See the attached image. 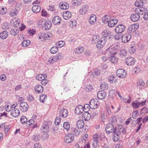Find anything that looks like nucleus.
<instances>
[{
  "label": "nucleus",
  "mask_w": 148,
  "mask_h": 148,
  "mask_svg": "<svg viewBox=\"0 0 148 148\" xmlns=\"http://www.w3.org/2000/svg\"><path fill=\"white\" fill-rule=\"evenodd\" d=\"M8 36V32L4 31L0 33V38L2 39H5L7 38Z\"/></svg>",
  "instance_id": "nucleus-27"
},
{
  "label": "nucleus",
  "mask_w": 148,
  "mask_h": 148,
  "mask_svg": "<svg viewBox=\"0 0 148 148\" xmlns=\"http://www.w3.org/2000/svg\"><path fill=\"white\" fill-rule=\"evenodd\" d=\"M68 110L64 108L61 109L59 112L60 116L63 118L66 117L68 115Z\"/></svg>",
  "instance_id": "nucleus-16"
},
{
  "label": "nucleus",
  "mask_w": 148,
  "mask_h": 148,
  "mask_svg": "<svg viewBox=\"0 0 148 148\" xmlns=\"http://www.w3.org/2000/svg\"><path fill=\"white\" fill-rule=\"evenodd\" d=\"M102 34L104 36L102 37L106 38V40L108 38H110V34L108 31H104L103 32Z\"/></svg>",
  "instance_id": "nucleus-45"
},
{
  "label": "nucleus",
  "mask_w": 148,
  "mask_h": 148,
  "mask_svg": "<svg viewBox=\"0 0 148 148\" xmlns=\"http://www.w3.org/2000/svg\"><path fill=\"white\" fill-rule=\"evenodd\" d=\"M44 24L45 29L46 30H48L51 26V22L48 19L46 21H45Z\"/></svg>",
  "instance_id": "nucleus-26"
},
{
  "label": "nucleus",
  "mask_w": 148,
  "mask_h": 148,
  "mask_svg": "<svg viewBox=\"0 0 148 148\" xmlns=\"http://www.w3.org/2000/svg\"><path fill=\"white\" fill-rule=\"evenodd\" d=\"M30 41L29 40L23 41L21 43V45L25 47H27L30 44Z\"/></svg>",
  "instance_id": "nucleus-44"
},
{
  "label": "nucleus",
  "mask_w": 148,
  "mask_h": 148,
  "mask_svg": "<svg viewBox=\"0 0 148 148\" xmlns=\"http://www.w3.org/2000/svg\"><path fill=\"white\" fill-rule=\"evenodd\" d=\"M118 21V20L114 18L112 19H111L108 23V25L110 27H114L117 23Z\"/></svg>",
  "instance_id": "nucleus-20"
},
{
  "label": "nucleus",
  "mask_w": 148,
  "mask_h": 148,
  "mask_svg": "<svg viewBox=\"0 0 148 148\" xmlns=\"http://www.w3.org/2000/svg\"><path fill=\"white\" fill-rule=\"evenodd\" d=\"M125 61L126 64L129 66L133 65L135 62V59L131 57L127 58L125 59Z\"/></svg>",
  "instance_id": "nucleus-8"
},
{
  "label": "nucleus",
  "mask_w": 148,
  "mask_h": 148,
  "mask_svg": "<svg viewBox=\"0 0 148 148\" xmlns=\"http://www.w3.org/2000/svg\"><path fill=\"white\" fill-rule=\"evenodd\" d=\"M63 127L66 131L69 130L70 128V124L68 122H64L63 124Z\"/></svg>",
  "instance_id": "nucleus-42"
},
{
  "label": "nucleus",
  "mask_w": 148,
  "mask_h": 148,
  "mask_svg": "<svg viewBox=\"0 0 148 148\" xmlns=\"http://www.w3.org/2000/svg\"><path fill=\"white\" fill-rule=\"evenodd\" d=\"M69 26L72 28L75 27L77 24V22L75 20H73L69 22Z\"/></svg>",
  "instance_id": "nucleus-46"
},
{
  "label": "nucleus",
  "mask_w": 148,
  "mask_h": 148,
  "mask_svg": "<svg viewBox=\"0 0 148 148\" xmlns=\"http://www.w3.org/2000/svg\"><path fill=\"white\" fill-rule=\"evenodd\" d=\"M146 100L142 101L141 102L138 100H136L132 103V106L135 109L138 108L140 106H143L146 104Z\"/></svg>",
  "instance_id": "nucleus-3"
},
{
  "label": "nucleus",
  "mask_w": 148,
  "mask_h": 148,
  "mask_svg": "<svg viewBox=\"0 0 148 148\" xmlns=\"http://www.w3.org/2000/svg\"><path fill=\"white\" fill-rule=\"evenodd\" d=\"M109 82L110 83L115 82L116 80V78L112 75L109 76L108 77Z\"/></svg>",
  "instance_id": "nucleus-54"
},
{
  "label": "nucleus",
  "mask_w": 148,
  "mask_h": 148,
  "mask_svg": "<svg viewBox=\"0 0 148 148\" xmlns=\"http://www.w3.org/2000/svg\"><path fill=\"white\" fill-rule=\"evenodd\" d=\"M131 35L130 33L125 34L122 38V41L124 43L128 42L131 39Z\"/></svg>",
  "instance_id": "nucleus-11"
},
{
  "label": "nucleus",
  "mask_w": 148,
  "mask_h": 148,
  "mask_svg": "<svg viewBox=\"0 0 148 148\" xmlns=\"http://www.w3.org/2000/svg\"><path fill=\"white\" fill-rule=\"evenodd\" d=\"M60 122V119L59 117H56L55 121V124L56 125H58Z\"/></svg>",
  "instance_id": "nucleus-64"
},
{
  "label": "nucleus",
  "mask_w": 148,
  "mask_h": 148,
  "mask_svg": "<svg viewBox=\"0 0 148 148\" xmlns=\"http://www.w3.org/2000/svg\"><path fill=\"white\" fill-rule=\"evenodd\" d=\"M106 93L103 91H99L97 94V97L99 99H103L106 96Z\"/></svg>",
  "instance_id": "nucleus-25"
},
{
  "label": "nucleus",
  "mask_w": 148,
  "mask_h": 148,
  "mask_svg": "<svg viewBox=\"0 0 148 148\" xmlns=\"http://www.w3.org/2000/svg\"><path fill=\"white\" fill-rule=\"evenodd\" d=\"M116 75L119 77L123 78L126 75V72L123 69H120L117 70L116 72Z\"/></svg>",
  "instance_id": "nucleus-6"
},
{
  "label": "nucleus",
  "mask_w": 148,
  "mask_h": 148,
  "mask_svg": "<svg viewBox=\"0 0 148 148\" xmlns=\"http://www.w3.org/2000/svg\"><path fill=\"white\" fill-rule=\"evenodd\" d=\"M80 131L79 130H77L75 128H73V133L75 136L78 135L80 134Z\"/></svg>",
  "instance_id": "nucleus-55"
},
{
  "label": "nucleus",
  "mask_w": 148,
  "mask_h": 148,
  "mask_svg": "<svg viewBox=\"0 0 148 148\" xmlns=\"http://www.w3.org/2000/svg\"><path fill=\"white\" fill-rule=\"evenodd\" d=\"M130 17L132 21L135 22L139 20L140 19V16L139 14L135 13L132 14Z\"/></svg>",
  "instance_id": "nucleus-18"
},
{
  "label": "nucleus",
  "mask_w": 148,
  "mask_h": 148,
  "mask_svg": "<svg viewBox=\"0 0 148 148\" xmlns=\"http://www.w3.org/2000/svg\"><path fill=\"white\" fill-rule=\"evenodd\" d=\"M61 18L58 16H56L53 18L52 22L54 25H59L61 23Z\"/></svg>",
  "instance_id": "nucleus-24"
},
{
  "label": "nucleus",
  "mask_w": 148,
  "mask_h": 148,
  "mask_svg": "<svg viewBox=\"0 0 148 148\" xmlns=\"http://www.w3.org/2000/svg\"><path fill=\"white\" fill-rule=\"evenodd\" d=\"M107 40L105 37H102L98 42L96 47L99 49H100L103 48L105 46Z\"/></svg>",
  "instance_id": "nucleus-4"
},
{
  "label": "nucleus",
  "mask_w": 148,
  "mask_h": 148,
  "mask_svg": "<svg viewBox=\"0 0 148 148\" xmlns=\"http://www.w3.org/2000/svg\"><path fill=\"white\" fill-rule=\"evenodd\" d=\"M86 111L82 115V117L83 119L86 121H88L90 118L91 114Z\"/></svg>",
  "instance_id": "nucleus-22"
},
{
  "label": "nucleus",
  "mask_w": 148,
  "mask_h": 148,
  "mask_svg": "<svg viewBox=\"0 0 148 148\" xmlns=\"http://www.w3.org/2000/svg\"><path fill=\"white\" fill-rule=\"evenodd\" d=\"M28 106L27 104L25 102H21L20 103V109L22 112H26L28 110Z\"/></svg>",
  "instance_id": "nucleus-7"
},
{
  "label": "nucleus",
  "mask_w": 148,
  "mask_h": 148,
  "mask_svg": "<svg viewBox=\"0 0 148 148\" xmlns=\"http://www.w3.org/2000/svg\"><path fill=\"white\" fill-rule=\"evenodd\" d=\"M56 45L58 47H61L64 45V43L62 41H60L57 42Z\"/></svg>",
  "instance_id": "nucleus-51"
},
{
  "label": "nucleus",
  "mask_w": 148,
  "mask_h": 148,
  "mask_svg": "<svg viewBox=\"0 0 148 148\" xmlns=\"http://www.w3.org/2000/svg\"><path fill=\"white\" fill-rule=\"evenodd\" d=\"M20 112L19 110L17 108H13L10 111L11 115L14 117L18 116L20 114Z\"/></svg>",
  "instance_id": "nucleus-19"
},
{
  "label": "nucleus",
  "mask_w": 148,
  "mask_h": 148,
  "mask_svg": "<svg viewBox=\"0 0 148 148\" xmlns=\"http://www.w3.org/2000/svg\"><path fill=\"white\" fill-rule=\"evenodd\" d=\"M77 125L79 128H83L84 126V123L83 121L80 120L78 121L77 123Z\"/></svg>",
  "instance_id": "nucleus-37"
},
{
  "label": "nucleus",
  "mask_w": 148,
  "mask_h": 148,
  "mask_svg": "<svg viewBox=\"0 0 148 148\" xmlns=\"http://www.w3.org/2000/svg\"><path fill=\"white\" fill-rule=\"evenodd\" d=\"M92 145L94 148H96L99 145V140H93Z\"/></svg>",
  "instance_id": "nucleus-52"
},
{
  "label": "nucleus",
  "mask_w": 148,
  "mask_h": 148,
  "mask_svg": "<svg viewBox=\"0 0 148 148\" xmlns=\"http://www.w3.org/2000/svg\"><path fill=\"white\" fill-rule=\"evenodd\" d=\"M124 101L127 103H130L132 101V99L129 96L127 98H124L123 99Z\"/></svg>",
  "instance_id": "nucleus-57"
},
{
  "label": "nucleus",
  "mask_w": 148,
  "mask_h": 148,
  "mask_svg": "<svg viewBox=\"0 0 148 148\" xmlns=\"http://www.w3.org/2000/svg\"><path fill=\"white\" fill-rule=\"evenodd\" d=\"M58 49L57 47H52L50 50L51 53L52 54L56 53L58 51Z\"/></svg>",
  "instance_id": "nucleus-48"
},
{
  "label": "nucleus",
  "mask_w": 148,
  "mask_h": 148,
  "mask_svg": "<svg viewBox=\"0 0 148 148\" xmlns=\"http://www.w3.org/2000/svg\"><path fill=\"white\" fill-rule=\"evenodd\" d=\"M83 111L86 112L84 110L83 106L80 105L77 106L75 108V112L76 114H82Z\"/></svg>",
  "instance_id": "nucleus-13"
},
{
  "label": "nucleus",
  "mask_w": 148,
  "mask_h": 148,
  "mask_svg": "<svg viewBox=\"0 0 148 148\" xmlns=\"http://www.w3.org/2000/svg\"><path fill=\"white\" fill-rule=\"evenodd\" d=\"M118 58L115 56H111L110 59V61L113 63H116L118 61Z\"/></svg>",
  "instance_id": "nucleus-47"
},
{
  "label": "nucleus",
  "mask_w": 148,
  "mask_h": 148,
  "mask_svg": "<svg viewBox=\"0 0 148 148\" xmlns=\"http://www.w3.org/2000/svg\"><path fill=\"white\" fill-rule=\"evenodd\" d=\"M49 130V126L47 122L42 124L41 127V130L43 132H47Z\"/></svg>",
  "instance_id": "nucleus-12"
},
{
  "label": "nucleus",
  "mask_w": 148,
  "mask_h": 148,
  "mask_svg": "<svg viewBox=\"0 0 148 148\" xmlns=\"http://www.w3.org/2000/svg\"><path fill=\"white\" fill-rule=\"evenodd\" d=\"M129 51L130 53H134L135 52L136 49L134 46H132L129 48Z\"/></svg>",
  "instance_id": "nucleus-59"
},
{
  "label": "nucleus",
  "mask_w": 148,
  "mask_h": 148,
  "mask_svg": "<svg viewBox=\"0 0 148 148\" xmlns=\"http://www.w3.org/2000/svg\"><path fill=\"white\" fill-rule=\"evenodd\" d=\"M60 8L63 10L67 9L69 8V4L64 2L60 3Z\"/></svg>",
  "instance_id": "nucleus-34"
},
{
  "label": "nucleus",
  "mask_w": 148,
  "mask_h": 148,
  "mask_svg": "<svg viewBox=\"0 0 148 148\" xmlns=\"http://www.w3.org/2000/svg\"><path fill=\"white\" fill-rule=\"evenodd\" d=\"M36 32V31L34 29H29L27 31V33L28 34L30 35H33Z\"/></svg>",
  "instance_id": "nucleus-63"
},
{
  "label": "nucleus",
  "mask_w": 148,
  "mask_h": 148,
  "mask_svg": "<svg viewBox=\"0 0 148 148\" xmlns=\"http://www.w3.org/2000/svg\"><path fill=\"white\" fill-rule=\"evenodd\" d=\"M138 28V26L135 24L132 25H130L127 29V32L133 33L136 31Z\"/></svg>",
  "instance_id": "nucleus-15"
},
{
  "label": "nucleus",
  "mask_w": 148,
  "mask_h": 148,
  "mask_svg": "<svg viewBox=\"0 0 148 148\" xmlns=\"http://www.w3.org/2000/svg\"><path fill=\"white\" fill-rule=\"evenodd\" d=\"M63 16L64 19L65 20L69 19L71 16V13L68 11L64 12L63 13Z\"/></svg>",
  "instance_id": "nucleus-28"
},
{
  "label": "nucleus",
  "mask_w": 148,
  "mask_h": 148,
  "mask_svg": "<svg viewBox=\"0 0 148 148\" xmlns=\"http://www.w3.org/2000/svg\"><path fill=\"white\" fill-rule=\"evenodd\" d=\"M88 10V6L86 5H84L80 8L79 12L82 15H84L87 12Z\"/></svg>",
  "instance_id": "nucleus-21"
},
{
  "label": "nucleus",
  "mask_w": 148,
  "mask_h": 148,
  "mask_svg": "<svg viewBox=\"0 0 148 148\" xmlns=\"http://www.w3.org/2000/svg\"><path fill=\"white\" fill-rule=\"evenodd\" d=\"M32 138L33 140L36 142L38 141L40 139V136L39 135H34Z\"/></svg>",
  "instance_id": "nucleus-62"
},
{
  "label": "nucleus",
  "mask_w": 148,
  "mask_h": 148,
  "mask_svg": "<svg viewBox=\"0 0 148 148\" xmlns=\"http://www.w3.org/2000/svg\"><path fill=\"white\" fill-rule=\"evenodd\" d=\"M117 121L116 117L113 115L109 118L108 124L114 126Z\"/></svg>",
  "instance_id": "nucleus-17"
},
{
  "label": "nucleus",
  "mask_w": 148,
  "mask_h": 148,
  "mask_svg": "<svg viewBox=\"0 0 148 148\" xmlns=\"http://www.w3.org/2000/svg\"><path fill=\"white\" fill-rule=\"evenodd\" d=\"M126 130L123 128V127L122 125H119L118 128L115 127L114 130L113 132L114 136L112 138L114 141H117L120 138V136L122 132L123 134L125 133Z\"/></svg>",
  "instance_id": "nucleus-1"
},
{
  "label": "nucleus",
  "mask_w": 148,
  "mask_h": 148,
  "mask_svg": "<svg viewBox=\"0 0 148 148\" xmlns=\"http://www.w3.org/2000/svg\"><path fill=\"white\" fill-rule=\"evenodd\" d=\"M96 17L95 15L92 14L89 18V21L90 24H93L96 21Z\"/></svg>",
  "instance_id": "nucleus-33"
},
{
  "label": "nucleus",
  "mask_w": 148,
  "mask_h": 148,
  "mask_svg": "<svg viewBox=\"0 0 148 148\" xmlns=\"http://www.w3.org/2000/svg\"><path fill=\"white\" fill-rule=\"evenodd\" d=\"M125 27L123 25L120 24L116 27L115 31L116 33L120 34L123 32L125 30Z\"/></svg>",
  "instance_id": "nucleus-10"
},
{
  "label": "nucleus",
  "mask_w": 148,
  "mask_h": 148,
  "mask_svg": "<svg viewBox=\"0 0 148 148\" xmlns=\"http://www.w3.org/2000/svg\"><path fill=\"white\" fill-rule=\"evenodd\" d=\"M100 71L99 69H96L94 72H92L91 74V76L93 77H95L100 75Z\"/></svg>",
  "instance_id": "nucleus-39"
},
{
  "label": "nucleus",
  "mask_w": 148,
  "mask_h": 148,
  "mask_svg": "<svg viewBox=\"0 0 148 148\" xmlns=\"http://www.w3.org/2000/svg\"><path fill=\"white\" fill-rule=\"evenodd\" d=\"M145 85V84L143 80L141 79H138L137 82L138 87L140 89H142L144 88Z\"/></svg>",
  "instance_id": "nucleus-23"
},
{
  "label": "nucleus",
  "mask_w": 148,
  "mask_h": 148,
  "mask_svg": "<svg viewBox=\"0 0 148 148\" xmlns=\"http://www.w3.org/2000/svg\"><path fill=\"white\" fill-rule=\"evenodd\" d=\"M127 55V52L125 50L123 49L121 50L120 53V55L121 57L126 56Z\"/></svg>",
  "instance_id": "nucleus-56"
},
{
  "label": "nucleus",
  "mask_w": 148,
  "mask_h": 148,
  "mask_svg": "<svg viewBox=\"0 0 148 148\" xmlns=\"http://www.w3.org/2000/svg\"><path fill=\"white\" fill-rule=\"evenodd\" d=\"M32 10L33 12L37 13L39 12L41 10V7L40 6L35 5L32 7Z\"/></svg>",
  "instance_id": "nucleus-35"
},
{
  "label": "nucleus",
  "mask_w": 148,
  "mask_h": 148,
  "mask_svg": "<svg viewBox=\"0 0 148 148\" xmlns=\"http://www.w3.org/2000/svg\"><path fill=\"white\" fill-rule=\"evenodd\" d=\"M20 121L21 123L23 124L27 122V119L25 116H21L20 119Z\"/></svg>",
  "instance_id": "nucleus-58"
},
{
  "label": "nucleus",
  "mask_w": 148,
  "mask_h": 148,
  "mask_svg": "<svg viewBox=\"0 0 148 148\" xmlns=\"http://www.w3.org/2000/svg\"><path fill=\"white\" fill-rule=\"evenodd\" d=\"M118 92L115 90H110L109 94L110 95H112V97H115L116 95Z\"/></svg>",
  "instance_id": "nucleus-50"
},
{
  "label": "nucleus",
  "mask_w": 148,
  "mask_h": 148,
  "mask_svg": "<svg viewBox=\"0 0 148 148\" xmlns=\"http://www.w3.org/2000/svg\"><path fill=\"white\" fill-rule=\"evenodd\" d=\"M139 11H138V13L142 15L145 14L147 12V8L141 7L139 9Z\"/></svg>",
  "instance_id": "nucleus-43"
},
{
  "label": "nucleus",
  "mask_w": 148,
  "mask_h": 148,
  "mask_svg": "<svg viewBox=\"0 0 148 148\" xmlns=\"http://www.w3.org/2000/svg\"><path fill=\"white\" fill-rule=\"evenodd\" d=\"M100 87L101 89L105 90L108 88V85L105 82H102L100 85Z\"/></svg>",
  "instance_id": "nucleus-41"
},
{
  "label": "nucleus",
  "mask_w": 148,
  "mask_h": 148,
  "mask_svg": "<svg viewBox=\"0 0 148 148\" xmlns=\"http://www.w3.org/2000/svg\"><path fill=\"white\" fill-rule=\"evenodd\" d=\"M138 112L137 110L133 111L132 116V118L134 119H136L138 116Z\"/></svg>",
  "instance_id": "nucleus-61"
},
{
  "label": "nucleus",
  "mask_w": 148,
  "mask_h": 148,
  "mask_svg": "<svg viewBox=\"0 0 148 148\" xmlns=\"http://www.w3.org/2000/svg\"><path fill=\"white\" fill-rule=\"evenodd\" d=\"M111 19V17L109 15H106L102 17V22L105 24H107Z\"/></svg>",
  "instance_id": "nucleus-29"
},
{
  "label": "nucleus",
  "mask_w": 148,
  "mask_h": 148,
  "mask_svg": "<svg viewBox=\"0 0 148 148\" xmlns=\"http://www.w3.org/2000/svg\"><path fill=\"white\" fill-rule=\"evenodd\" d=\"M19 29L16 27L12 28L10 31V34L15 36L17 35L19 32Z\"/></svg>",
  "instance_id": "nucleus-32"
},
{
  "label": "nucleus",
  "mask_w": 148,
  "mask_h": 148,
  "mask_svg": "<svg viewBox=\"0 0 148 148\" xmlns=\"http://www.w3.org/2000/svg\"><path fill=\"white\" fill-rule=\"evenodd\" d=\"M99 103L97 99H91L90 101V107L92 109L96 108L99 106Z\"/></svg>",
  "instance_id": "nucleus-5"
},
{
  "label": "nucleus",
  "mask_w": 148,
  "mask_h": 148,
  "mask_svg": "<svg viewBox=\"0 0 148 148\" xmlns=\"http://www.w3.org/2000/svg\"><path fill=\"white\" fill-rule=\"evenodd\" d=\"M47 96L45 95L42 94L40 96V101L43 103L44 102V100L45 98H47Z\"/></svg>",
  "instance_id": "nucleus-60"
},
{
  "label": "nucleus",
  "mask_w": 148,
  "mask_h": 148,
  "mask_svg": "<svg viewBox=\"0 0 148 148\" xmlns=\"http://www.w3.org/2000/svg\"><path fill=\"white\" fill-rule=\"evenodd\" d=\"M7 12V8L5 7L0 6V14H5Z\"/></svg>",
  "instance_id": "nucleus-38"
},
{
  "label": "nucleus",
  "mask_w": 148,
  "mask_h": 148,
  "mask_svg": "<svg viewBox=\"0 0 148 148\" xmlns=\"http://www.w3.org/2000/svg\"><path fill=\"white\" fill-rule=\"evenodd\" d=\"M107 51L109 52L111 55L115 54L116 53L115 49L112 46L110 47L107 49Z\"/></svg>",
  "instance_id": "nucleus-36"
},
{
  "label": "nucleus",
  "mask_w": 148,
  "mask_h": 148,
  "mask_svg": "<svg viewBox=\"0 0 148 148\" xmlns=\"http://www.w3.org/2000/svg\"><path fill=\"white\" fill-rule=\"evenodd\" d=\"M74 139L73 135L72 134L69 133L64 138V141L67 143L71 142Z\"/></svg>",
  "instance_id": "nucleus-9"
},
{
  "label": "nucleus",
  "mask_w": 148,
  "mask_h": 148,
  "mask_svg": "<svg viewBox=\"0 0 148 148\" xmlns=\"http://www.w3.org/2000/svg\"><path fill=\"white\" fill-rule=\"evenodd\" d=\"M18 11L16 8H14L11 10L10 11L9 15L11 17H13L16 16L18 14Z\"/></svg>",
  "instance_id": "nucleus-30"
},
{
  "label": "nucleus",
  "mask_w": 148,
  "mask_h": 148,
  "mask_svg": "<svg viewBox=\"0 0 148 148\" xmlns=\"http://www.w3.org/2000/svg\"><path fill=\"white\" fill-rule=\"evenodd\" d=\"M39 39L42 41L47 40H50L52 37V34L49 33H40L38 35Z\"/></svg>",
  "instance_id": "nucleus-2"
},
{
  "label": "nucleus",
  "mask_w": 148,
  "mask_h": 148,
  "mask_svg": "<svg viewBox=\"0 0 148 148\" xmlns=\"http://www.w3.org/2000/svg\"><path fill=\"white\" fill-rule=\"evenodd\" d=\"M47 76L46 75L44 74H40L36 77V78L37 80H42L44 78H46Z\"/></svg>",
  "instance_id": "nucleus-40"
},
{
  "label": "nucleus",
  "mask_w": 148,
  "mask_h": 148,
  "mask_svg": "<svg viewBox=\"0 0 148 148\" xmlns=\"http://www.w3.org/2000/svg\"><path fill=\"white\" fill-rule=\"evenodd\" d=\"M135 5L136 7H141L143 5V3L141 1H136L135 3Z\"/></svg>",
  "instance_id": "nucleus-49"
},
{
  "label": "nucleus",
  "mask_w": 148,
  "mask_h": 148,
  "mask_svg": "<svg viewBox=\"0 0 148 148\" xmlns=\"http://www.w3.org/2000/svg\"><path fill=\"white\" fill-rule=\"evenodd\" d=\"M93 89L92 86L90 84H89L86 86L85 89L87 92L91 91Z\"/></svg>",
  "instance_id": "nucleus-53"
},
{
  "label": "nucleus",
  "mask_w": 148,
  "mask_h": 148,
  "mask_svg": "<svg viewBox=\"0 0 148 148\" xmlns=\"http://www.w3.org/2000/svg\"><path fill=\"white\" fill-rule=\"evenodd\" d=\"M43 88L42 86L40 85L36 86L34 88L35 91L39 93H40L43 91Z\"/></svg>",
  "instance_id": "nucleus-31"
},
{
  "label": "nucleus",
  "mask_w": 148,
  "mask_h": 148,
  "mask_svg": "<svg viewBox=\"0 0 148 148\" xmlns=\"http://www.w3.org/2000/svg\"><path fill=\"white\" fill-rule=\"evenodd\" d=\"M114 126L112 125L108 124L105 128V130L106 133L108 134H109L113 132L114 130Z\"/></svg>",
  "instance_id": "nucleus-14"
}]
</instances>
